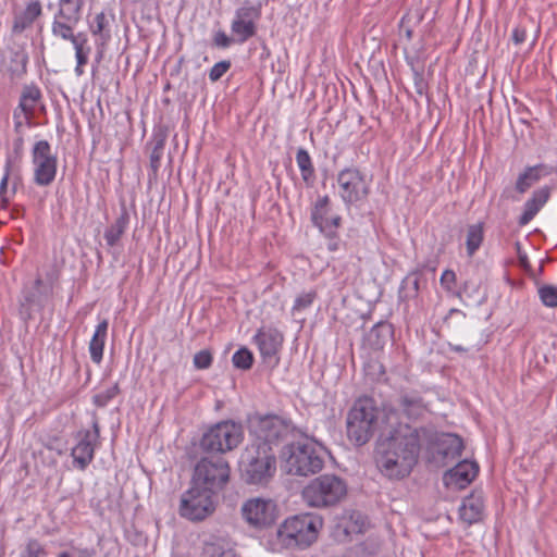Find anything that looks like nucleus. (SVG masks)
Here are the masks:
<instances>
[{
	"label": "nucleus",
	"mask_w": 557,
	"mask_h": 557,
	"mask_svg": "<svg viewBox=\"0 0 557 557\" xmlns=\"http://www.w3.org/2000/svg\"><path fill=\"white\" fill-rule=\"evenodd\" d=\"M386 418V425L376 444L375 462L383 475L400 480L408 476L416 466L426 430L399 423L396 412H391Z\"/></svg>",
	"instance_id": "obj_1"
},
{
	"label": "nucleus",
	"mask_w": 557,
	"mask_h": 557,
	"mask_svg": "<svg viewBox=\"0 0 557 557\" xmlns=\"http://www.w3.org/2000/svg\"><path fill=\"white\" fill-rule=\"evenodd\" d=\"M394 410L381 411L371 398L355 401L347 416V435L356 445H364L376 430L382 432L386 425V416Z\"/></svg>",
	"instance_id": "obj_2"
},
{
	"label": "nucleus",
	"mask_w": 557,
	"mask_h": 557,
	"mask_svg": "<svg viewBox=\"0 0 557 557\" xmlns=\"http://www.w3.org/2000/svg\"><path fill=\"white\" fill-rule=\"evenodd\" d=\"M243 481L249 485H267L276 472V455L267 444H248L239 459Z\"/></svg>",
	"instance_id": "obj_3"
},
{
	"label": "nucleus",
	"mask_w": 557,
	"mask_h": 557,
	"mask_svg": "<svg viewBox=\"0 0 557 557\" xmlns=\"http://www.w3.org/2000/svg\"><path fill=\"white\" fill-rule=\"evenodd\" d=\"M348 492L344 479L335 474H322L311 480L302 490V499L311 508H331L338 505Z\"/></svg>",
	"instance_id": "obj_4"
},
{
	"label": "nucleus",
	"mask_w": 557,
	"mask_h": 557,
	"mask_svg": "<svg viewBox=\"0 0 557 557\" xmlns=\"http://www.w3.org/2000/svg\"><path fill=\"white\" fill-rule=\"evenodd\" d=\"M322 519L314 515H297L287 518L277 529L278 543L286 548H305L318 537Z\"/></svg>",
	"instance_id": "obj_5"
},
{
	"label": "nucleus",
	"mask_w": 557,
	"mask_h": 557,
	"mask_svg": "<svg viewBox=\"0 0 557 557\" xmlns=\"http://www.w3.org/2000/svg\"><path fill=\"white\" fill-rule=\"evenodd\" d=\"M285 469L288 474L307 476L323 468V459L315 446L308 440L286 445L282 451Z\"/></svg>",
	"instance_id": "obj_6"
},
{
	"label": "nucleus",
	"mask_w": 557,
	"mask_h": 557,
	"mask_svg": "<svg viewBox=\"0 0 557 557\" xmlns=\"http://www.w3.org/2000/svg\"><path fill=\"white\" fill-rule=\"evenodd\" d=\"M248 423L249 432L253 436L251 443L267 444L273 449L293 431L292 423L276 414L256 413L249 418Z\"/></svg>",
	"instance_id": "obj_7"
},
{
	"label": "nucleus",
	"mask_w": 557,
	"mask_h": 557,
	"mask_svg": "<svg viewBox=\"0 0 557 557\" xmlns=\"http://www.w3.org/2000/svg\"><path fill=\"white\" fill-rule=\"evenodd\" d=\"M230 474V465L223 457H203L195 467L191 482L218 494L228 483Z\"/></svg>",
	"instance_id": "obj_8"
},
{
	"label": "nucleus",
	"mask_w": 557,
	"mask_h": 557,
	"mask_svg": "<svg viewBox=\"0 0 557 557\" xmlns=\"http://www.w3.org/2000/svg\"><path fill=\"white\" fill-rule=\"evenodd\" d=\"M240 424L223 421L210 428L200 440V448L206 453L224 454L236 448L243 441Z\"/></svg>",
	"instance_id": "obj_9"
},
{
	"label": "nucleus",
	"mask_w": 557,
	"mask_h": 557,
	"mask_svg": "<svg viewBox=\"0 0 557 557\" xmlns=\"http://www.w3.org/2000/svg\"><path fill=\"white\" fill-rule=\"evenodd\" d=\"M215 494L191 482L190 488L181 498V516L191 521L203 520L214 511Z\"/></svg>",
	"instance_id": "obj_10"
},
{
	"label": "nucleus",
	"mask_w": 557,
	"mask_h": 557,
	"mask_svg": "<svg viewBox=\"0 0 557 557\" xmlns=\"http://www.w3.org/2000/svg\"><path fill=\"white\" fill-rule=\"evenodd\" d=\"M32 160L34 182L39 186H49L55 178L58 161L47 140H39L34 145Z\"/></svg>",
	"instance_id": "obj_11"
},
{
	"label": "nucleus",
	"mask_w": 557,
	"mask_h": 557,
	"mask_svg": "<svg viewBox=\"0 0 557 557\" xmlns=\"http://www.w3.org/2000/svg\"><path fill=\"white\" fill-rule=\"evenodd\" d=\"M242 516L250 527L264 529L275 522L277 507L271 499L250 498L243 504Z\"/></svg>",
	"instance_id": "obj_12"
},
{
	"label": "nucleus",
	"mask_w": 557,
	"mask_h": 557,
	"mask_svg": "<svg viewBox=\"0 0 557 557\" xmlns=\"http://www.w3.org/2000/svg\"><path fill=\"white\" fill-rule=\"evenodd\" d=\"M99 436L100 428L96 417L92 419L91 430H81L76 433L77 444L72 448L71 455L77 469L85 470L92 461Z\"/></svg>",
	"instance_id": "obj_13"
},
{
	"label": "nucleus",
	"mask_w": 557,
	"mask_h": 557,
	"mask_svg": "<svg viewBox=\"0 0 557 557\" xmlns=\"http://www.w3.org/2000/svg\"><path fill=\"white\" fill-rule=\"evenodd\" d=\"M338 191L346 203H354L368 194L367 183L357 169H345L337 176Z\"/></svg>",
	"instance_id": "obj_14"
},
{
	"label": "nucleus",
	"mask_w": 557,
	"mask_h": 557,
	"mask_svg": "<svg viewBox=\"0 0 557 557\" xmlns=\"http://www.w3.org/2000/svg\"><path fill=\"white\" fill-rule=\"evenodd\" d=\"M261 16V5L247 4L237 9L232 22V33L237 37L238 42H245L253 37L257 32L256 22Z\"/></svg>",
	"instance_id": "obj_15"
},
{
	"label": "nucleus",
	"mask_w": 557,
	"mask_h": 557,
	"mask_svg": "<svg viewBox=\"0 0 557 557\" xmlns=\"http://www.w3.org/2000/svg\"><path fill=\"white\" fill-rule=\"evenodd\" d=\"M397 404L409 419H419L428 411V405L422 395L414 389L401 391Z\"/></svg>",
	"instance_id": "obj_16"
},
{
	"label": "nucleus",
	"mask_w": 557,
	"mask_h": 557,
	"mask_svg": "<svg viewBox=\"0 0 557 557\" xmlns=\"http://www.w3.org/2000/svg\"><path fill=\"white\" fill-rule=\"evenodd\" d=\"M479 467L473 461L462 460L445 474L447 484H454L458 488H465L476 476Z\"/></svg>",
	"instance_id": "obj_17"
},
{
	"label": "nucleus",
	"mask_w": 557,
	"mask_h": 557,
	"mask_svg": "<svg viewBox=\"0 0 557 557\" xmlns=\"http://www.w3.org/2000/svg\"><path fill=\"white\" fill-rule=\"evenodd\" d=\"M329 213V197L320 198L311 212L313 224L326 236H332L341 224V216L333 215L330 220H323V214Z\"/></svg>",
	"instance_id": "obj_18"
},
{
	"label": "nucleus",
	"mask_w": 557,
	"mask_h": 557,
	"mask_svg": "<svg viewBox=\"0 0 557 557\" xmlns=\"http://www.w3.org/2000/svg\"><path fill=\"white\" fill-rule=\"evenodd\" d=\"M393 336V327L387 322H377L373 327L364 335L362 345L373 351H379L391 342Z\"/></svg>",
	"instance_id": "obj_19"
},
{
	"label": "nucleus",
	"mask_w": 557,
	"mask_h": 557,
	"mask_svg": "<svg viewBox=\"0 0 557 557\" xmlns=\"http://www.w3.org/2000/svg\"><path fill=\"white\" fill-rule=\"evenodd\" d=\"M484 502L481 493H472L463 498L459 507V517L467 524L471 525L482 520Z\"/></svg>",
	"instance_id": "obj_20"
},
{
	"label": "nucleus",
	"mask_w": 557,
	"mask_h": 557,
	"mask_svg": "<svg viewBox=\"0 0 557 557\" xmlns=\"http://www.w3.org/2000/svg\"><path fill=\"white\" fill-rule=\"evenodd\" d=\"M255 339L263 358L274 357L283 343V334L276 329L260 330Z\"/></svg>",
	"instance_id": "obj_21"
},
{
	"label": "nucleus",
	"mask_w": 557,
	"mask_h": 557,
	"mask_svg": "<svg viewBox=\"0 0 557 557\" xmlns=\"http://www.w3.org/2000/svg\"><path fill=\"white\" fill-rule=\"evenodd\" d=\"M550 196V188L541 187L533 191L532 197L524 203L523 213L519 218V225L524 226L530 223L542 207L547 202Z\"/></svg>",
	"instance_id": "obj_22"
},
{
	"label": "nucleus",
	"mask_w": 557,
	"mask_h": 557,
	"mask_svg": "<svg viewBox=\"0 0 557 557\" xmlns=\"http://www.w3.org/2000/svg\"><path fill=\"white\" fill-rule=\"evenodd\" d=\"M235 542L228 535H213L205 543L207 557H236Z\"/></svg>",
	"instance_id": "obj_23"
},
{
	"label": "nucleus",
	"mask_w": 557,
	"mask_h": 557,
	"mask_svg": "<svg viewBox=\"0 0 557 557\" xmlns=\"http://www.w3.org/2000/svg\"><path fill=\"white\" fill-rule=\"evenodd\" d=\"M437 453L443 456L445 460H455L461 456L463 450L462 438L456 434L444 433L436 440Z\"/></svg>",
	"instance_id": "obj_24"
},
{
	"label": "nucleus",
	"mask_w": 557,
	"mask_h": 557,
	"mask_svg": "<svg viewBox=\"0 0 557 557\" xmlns=\"http://www.w3.org/2000/svg\"><path fill=\"white\" fill-rule=\"evenodd\" d=\"M549 173L548 168L544 164L527 166L524 171L518 175L515 188L519 194H524L542 177L547 176Z\"/></svg>",
	"instance_id": "obj_25"
},
{
	"label": "nucleus",
	"mask_w": 557,
	"mask_h": 557,
	"mask_svg": "<svg viewBox=\"0 0 557 557\" xmlns=\"http://www.w3.org/2000/svg\"><path fill=\"white\" fill-rule=\"evenodd\" d=\"M366 527V518L359 511L344 513L336 524V534L344 536L362 533Z\"/></svg>",
	"instance_id": "obj_26"
},
{
	"label": "nucleus",
	"mask_w": 557,
	"mask_h": 557,
	"mask_svg": "<svg viewBox=\"0 0 557 557\" xmlns=\"http://www.w3.org/2000/svg\"><path fill=\"white\" fill-rule=\"evenodd\" d=\"M108 321L102 320L96 327L95 334L89 343L90 358L95 363H100L103 357V348L108 331Z\"/></svg>",
	"instance_id": "obj_27"
},
{
	"label": "nucleus",
	"mask_w": 557,
	"mask_h": 557,
	"mask_svg": "<svg viewBox=\"0 0 557 557\" xmlns=\"http://www.w3.org/2000/svg\"><path fill=\"white\" fill-rule=\"evenodd\" d=\"M84 0H60L59 11L55 16L70 23H78Z\"/></svg>",
	"instance_id": "obj_28"
},
{
	"label": "nucleus",
	"mask_w": 557,
	"mask_h": 557,
	"mask_svg": "<svg viewBox=\"0 0 557 557\" xmlns=\"http://www.w3.org/2000/svg\"><path fill=\"white\" fill-rule=\"evenodd\" d=\"M128 214L124 211L104 232V239L110 247L115 246L124 234Z\"/></svg>",
	"instance_id": "obj_29"
},
{
	"label": "nucleus",
	"mask_w": 557,
	"mask_h": 557,
	"mask_svg": "<svg viewBox=\"0 0 557 557\" xmlns=\"http://www.w3.org/2000/svg\"><path fill=\"white\" fill-rule=\"evenodd\" d=\"M166 135L163 132H158L153 135V139L150 143L151 151H150V168L153 174H157L160 168V161L163 154L164 146H165Z\"/></svg>",
	"instance_id": "obj_30"
},
{
	"label": "nucleus",
	"mask_w": 557,
	"mask_h": 557,
	"mask_svg": "<svg viewBox=\"0 0 557 557\" xmlns=\"http://www.w3.org/2000/svg\"><path fill=\"white\" fill-rule=\"evenodd\" d=\"M40 90L34 86H25L20 99V108L25 114H32L38 100L40 99Z\"/></svg>",
	"instance_id": "obj_31"
},
{
	"label": "nucleus",
	"mask_w": 557,
	"mask_h": 557,
	"mask_svg": "<svg viewBox=\"0 0 557 557\" xmlns=\"http://www.w3.org/2000/svg\"><path fill=\"white\" fill-rule=\"evenodd\" d=\"M483 240V227L481 224H472L467 232V252L471 257L479 249Z\"/></svg>",
	"instance_id": "obj_32"
},
{
	"label": "nucleus",
	"mask_w": 557,
	"mask_h": 557,
	"mask_svg": "<svg viewBox=\"0 0 557 557\" xmlns=\"http://www.w3.org/2000/svg\"><path fill=\"white\" fill-rule=\"evenodd\" d=\"M420 290V274L410 273L401 282L400 295L405 299L416 298Z\"/></svg>",
	"instance_id": "obj_33"
},
{
	"label": "nucleus",
	"mask_w": 557,
	"mask_h": 557,
	"mask_svg": "<svg viewBox=\"0 0 557 557\" xmlns=\"http://www.w3.org/2000/svg\"><path fill=\"white\" fill-rule=\"evenodd\" d=\"M296 162L298 168L300 169L302 180L308 182L313 177L314 169L311 162V158L307 150L300 148L296 154Z\"/></svg>",
	"instance_id": "obj_34"
},
{
	"label": "nucleus",
	"mask_w": 557,
	"mask_h": 557,
	"mask_svg": "<svg viewBox=\"0 0 557 557\" xmlns=\"http://www.w3.org/2000/svg\"><path fill=\"white\" fill-rule=\"evenodd\" d=\"M77 23H70L63 18L54 16L52 23V34L57 37H61L65 40H72L76 35L73 34V29Z\"/></svg>",
	"instance_id": "obj_35"
},
{
	"label": "nucleus",
	"mask_w": 557,
	"mask_h": 557,
	"mask_svg": "<svg viewBox=\"0 0 557 557\" xmlns=\"http://www.w3.org/2000/svg\"><path fill=\"white\" fill-rule=\"evenodd\" d=\"M232 361L235 368L248 370L252 367L253 357L247 348H240L233 355Z\"/></svg>",
	"instance_id": "obj_36"
},
{
	"label": "nucleus",
	"mask_w": 557,
	"mask_h": 557,
	"mask_svg": "<svg viewBox=\"0 0 557 557\" xmlns=\"http://www.w3.org/2000/svg\"><path fill=\"white\" fill-rule=\"evenodd\" d=\"M539 295L543 304L547 307L557 306V287L553 285H544L539 288Z\"/></svg>",
	"instance_id": "obj_37"
},
{
	"label": "nucleus",
	"mask_w": 557,
	"mask_h": 557,
	"mask_svg": "<svg viewBox=\"0 0 557 557\" xmlns=\"http://www.w3.org/2000/svg\"><path fill=\"white\" fill-rule=\"evenodd\" d=\"M120 389L117 384L109 387L104 392L98 393L94 396V403L98 407H104L113 397L119 394Z\"/></svg>",
	"instance_id": "obj_38"
},
{
	"label": "nucleus",
	"mask_w": 557,
	"mask_h": 557,
	"mask_svg": "<svg viewBox=\"0 0 557 557\" xmlns=\"http://www.w3.org/2000/svg\"><path fill=\"white\" fill-rule=\"evenodd\" d=\"M194 367L198 370H205L208 369L212 363V354L208 349H203L198 351L194 356Z\"/></svg>",
	"instance_id": "obj_39"
},
{
	"label": "nucleus",
	"mask_w": 557,
	"mask_h": 557,
	"mask_svg": "<svg viewBox=\"0 0 557 557\" xmlns=\"http://www.w3.org/2000/svg\"><path fill=\"white\" fill-rule=\"evenodd\" d=\"M317 297L314 290L300 294L296 299L293 309L300 311L308 308Z\"/></svg>",
	"instance_id": "obj_40"
},
{
	"label": "nucleus",
	"mask_w": 557,
	"mask_h": 557,
	"mask_svg": "<svg viewBox=\"0 0 557 557\" xmlns=\"http://www.w3.org/2000/svg\"><path fill=\"white\" fill-rule=\"evenodd\" d=\"M230 67L231 62L226 60L215 63L210 70L209 78L212 82L219 81L228 71Z\"/></svg>",
	"instance_id": "obj_41"
},
{
	"label": "nucleus",
	"mask_w": 557,
	"mask_h": 557,
	"mask_svg": "<svg viewBox=\"0 0 557 557\" xmlns=\"http://www.w3.org/2000/svg\"><path fill=\"white\" fill-rule=\"evenodd\" d=\"M106 15L103 12L98 13L95 16V22L91 24L90 29L94 35H99L101 38L107 39L109 36L103 35V30L106 28Z\"/></svg>",
	"instance_id": "obj_42"
},
{
	"label": "nucleus",
	"mask_w": 557,
	"mask_h": 557,
	"mask_svg": "<svg viewBox=\"0 0 557 557\" xmlns=\"http://www.w3.org/2000/svg\"><path fill=\"white\" fill-rule=\"evenodd\" d=\"M71 42L74 46L75 54L90 53V48L87 46V37L83 33H78Z\"/></svg>",
	"instance_id": "obj_43"
},
{
	"label": "nucleus",
	"mask_w": 557,
	"mask_h": 557,
	"mask_svg": "<svg viewBox=\"0 0 557 557\" xmlns=\"http://www.w3.org/2000/svg\"><path fill=\"white\" fill-rule=\"evenodd\" d=\"M26 20L35 22L41 14V5L38 1H33L27 4L25 10L22 12Z\"/></svg>",
	"instance_id": "obj_44"
},
{
	"label": "nucleus",
	"mask_w": 557,
	"mask_h": 557,
	"mask_svg": "<svg viewBox=\"0 0 557 557\" xmlns=\"http://www.w3.org/2000/svg\"><path fill=\"white\" fill-rule=\"evenodd\" d=\"M9 168H10V161L7 162V166H5L7 172L0 183V198H1L2 207L7 206L9 202V197H8Z\"/></svg>",
	"instance_id": "obj_45"
},
{
	"label": "nucleus",
	"mask_w": 557,
	"mask_h": 557,
	"mask_svg": "<svg viewBox=\"0 0 557 557\" xmlns=\"http://www.w3.org/2000/svg\"><path fill=\"white\" fill-rule=\"evenodd\" d=\"M456 283V274L451 270H445L441 276V284L442 286L450 292L454 288V285Z\"/></svg>",
	"instance_id": "obj_46"
},
{
	"label": "nucleus",
	"mask_w": 557,
	"mask_h": 557,
	"mask_svg": "<svg viewBox=\"0 0 557 557\" xmlns=\"http://www.w3.org/2000/svg\"><path fill=\"white\" fill-rule=\"evenodd\" d=\"M213 42L216 47L227 48L232 39L223 30H219L214 35Z\"/></svg>",
	"instance_id": "obj_47"
},
{
	"label": "nucleus",
	"mask_w": 557,
	"mask_h": 557,
	"mask_svg": "<svg viewBox=\"0 0 557 557\" xmlns=\"http://www.w3.org/2000/svg\"><path fill=\"white\" fill-rule=\"evenodd\" d=\"M33 24L29 20H26L25 16L21 13L20 15H16L13 23V30L14 32H23L27 27H29Z\"/></svg>",
	"instance_id": "obj_48"
},
{
	"label": "nucleus",
	"mask_w": 557,
	"mask_h": 557,
	"mask_svg": "<svg viewBox=\"0 0 557 557\" xmlns=\"http://www.w3.org/2000/svg\"><path fill=\"white\" fill-rule=\"evenodd\" d=\"M75 55H76V60H77V65H76L75 72L77 75H82L84 72L83 66L88 62L89 53H81V54H75Z\"/></svg>",
	"instance_id": "obj_49"
},
{
	"label": "nucleus",
	"mask_w": 557,
	"mask_h": 557,
	"mask_svg": "<svg viewBox=\"0 0 557 557\" xmlns=\"http://www.w3.org/2000/svg\"><path fill=\"white\" fill-rule=\"evenodd\" d=\"M453 317H457L458 322H460V323H465V321H466V313L459 309H450L449 310L448 315L445 319L448 324L450 323V320L453 319Z\"/></svg>",
	"instance_id": "obj_50"
},
{
	"label": "nucleus",
	"mask_w": 557,
	"mask_h": 557,
	"mask_svg": "<svg viewBox=\"0 0 557 557\" xmlns=\"http://www.w3.org/2000/svg\"><path fill=\"white\" fill-rule=\"evenodd\" d=\"M527 32L523 28H515L512 32V40L516 45H520L525 40Z\"/></svg>",
	"instance_id": "obj_51"
},
{
	"label": "nucleus",
	"mask_w": 557,
	"mask_h": 557,
	"mask_svg": "<svg viewBox=\"0 0 557 557\" xmlns=\"http://www.w3.org/2000/svg\"><path fill=\"white\" fill-rule=\"evenodd\" d=\"M27 550L32 557H39L41 547L37 541H29L27 544Z\"/></svg>",
	"instance_id": "obj_52"
},
{
	"label": "nucleus",
	"mask_w": 557,
	"mask_h": 557,
	"mask_svg": "<svg viewBox=\"0 0 557 557\" xmlns=\"http://www.w3.org/2000/svg\"><path fill=\"white\" fill-rule=\"evenodd\" d=\"M448 347L450 348V350L459 352V354H465L470 350V346H463V345L453 344V343H448Z\"/></svg>",
	"instance_id": "obj_53"
},
{
	"label": "nucleus",
	"mask_w": 557,
	"mask_h": 557,
	"mask_svg": "<svg viewBox=\"0 0 557 557\" xmlns=\"http://www.w3.org/2000/svg\"><path fill=\"white\" fill-rule=\"evenodd\" d=\"M339 245H341L339 240L331 239L327 245V249L330 251H336L339 249Z\"/></svg>",
	"instance_id": "obj_54"
},
{
	"label": "nucleus",
	"mask_w": 557,
	"mask_h": 557,
	"mask_svg": "<svg viewBox=\"0 0 557 557\" xmlns=\"http://www.w3.org/2000/svg\"><path fill=\"white\" fill-rule=\"evenodd\" d=\"M27 301L32 305H38V306H41V301L40 300H37L35 295H32L29 298H27Z\"/></svg>",
	"instance_id": "obj_55"
},
{
	"label": "nucleus",
	"mask_w": 557,
	"mask_h": 557,
	"mask_svg": "<svg viewBox=\"0 0 557 557\" xmlns=\"http://www.w3.org/2000/svg\"><path fill=\"white\" fill-rule=\"evenodd\" d=\"M470 333V330L469 327H467V325H465L463 327V335L461 336L462 338L467 339V335Z\"/></svg>",
	"instance_id": "obj_56"
},
{
	"label": "nucleus",
	"mask_w": 557,
	"mask_h": 557,
	"mask_svg": "<svg viewBox=\"0 0 557 557\" xmlns=\"http://www.w3.org/2000/svg\"><path fill=\"white\" fill-rule=\"evenodd\" d=\"M35 286L37 289H39L42 286V281L40 278L36 280Z\"/></svg>",
	"instance_id": "obj_57"
},
{
	"label": "nucleus",
	"mask_w": 557,
	"mask_h": 557,
	"mask_svg": "<svg viewBox=\"0 0 557 557\" xmlns=\"http://www.w3.org/2000/svg\"><path fill=\"white\" fill-rule=\"evenodd\" d=\"M323 220H330V218L327 216V214H323Z\"/></svg>",
	"instance_id": "obj_58"
}]
</instances>
